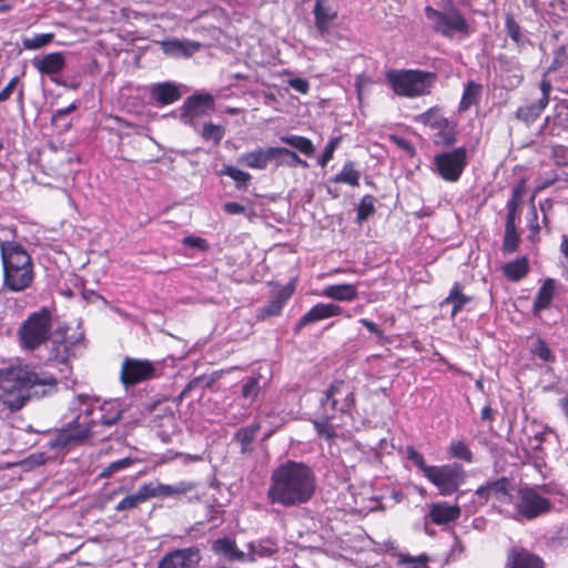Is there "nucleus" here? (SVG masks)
<instances>
[{
  "label": "nucleus",
  "mask_w": 568,
  "mask_h": 568,
  "mask_svg": "<svg viewBox=\"0 0 568 568\" xmlns=\"http://www.w3.org/2000/svg\"><path fill=\"white\" fill-rule=\"evenodd\" d=\"M294 293V285L292 283L280 287L272 298L264 305L260 312V317L277 316L281 314L285 303L291 298Z\"/></svg>",
  "instance_id": "21"
},
{
  "label": "nucleus",
  "mask_w": 568,
  "mask_h": 568,
  "mask_svg": "<svg viewBox=\"0 0 568 568\" xmlns=\"http://www.w3.org/2000/svg\"><path fill=\"white\" fill-rule=\"evenodd\" d=\"M356 407L355 388L352 384L335 379L320 399V409L313 425L320 437L333 440L344 416H352Z\"/></svg>",
  "instance_id": "3"
},
{
  "label": "nucleus",
  "mask_w": 568,
  "mask_h": 568,
  "mask_svg": "<svg viewBox=\"0 0 568 568\" xmlns=\"http://www.w3.org/2000/svg\"><path fill=\"white\" fill-rule=\"evenodd\" d=\"M375 197L373 195H365L362 197L358 206H357V216L356 220L358 223L367 220L375 212Z\"/></svg>",
  "instance_id": "48"
},
{
  "label": "nucleus",
  "mask_w": 568,
  "mask_h": 568,
  "mask_svg": "<svg viewBox=\"0 0 568 568\" xmlns=\"http://www.w3.org/2000/svg\"><path fill=\"white\" fill-rule=\"evenodd\" d=\"M343 312V307L334 303H317L307 313H305L296 323L294 327L295 333L310 324L316 323L322 320L338 316Z\"/></svg>",
  "instance_id": "14"
},
{
  "label": "nucleus",
  "mask_w": 568,
  "mask_h": 568,
  "mask_svg": "<svg viewBox=\"0 0 568 568\" xmlns=\"http://www.w3.org/2000/svg\"><path fill=\"white\" fill-rule=\"evenodd\" d=\"M471 301L470 296L465 295L462 292V286L459 283H455L450 288L448 296L440 303V306L452 304L450 316L455 317L466 304Z\"/></svg>",
  "instance_id": "32"
},
{
  "label": "nucleus",
  "mask_w": 568,
  "mask_h": 568,
  "mask_svg": "<svg viewBox=\"0 0 568 568\" xmlns=\"http://www.w3.org/2000/svg\"><path fill=\"white\" fill-rule=\"evenodd\" d=\"M425 14L432 22L434 31L444 37L453 38L456 33L465 36L469 33V24L467 20L455 7H450L445 11H439L427 6L425 8Z\"/></svg>",
  "instance_id": "6"
},
{
  "label": "nucleus",
  "mask_w": 568,
  "mask_h": 568,
  "mask_svg": "<svg viewBox=\"0 0 568 568\" xmlns=\"http://www.w3.org/2000/svg\"><path fill=\"white\" fill-rule=\"evenodd\" d=\"M4 284L13 292L27 288L33 278L32 266L30 267H3Z\"/></svg>",
  "instance_id": "19"
},
{
  "label": "nucleus",
  "mask_w": 568,
  "mask_h": 568,
  "mask_svg": "<svg viewBox=\"0 0 568 568\" xmlns=\"http://www.w3.org/2000/svg\"><path fill=\"white\" fill-rule=\"evenodd\" d=\"M505 31L507 36L516 43L517 49L521 52L528 44H531L526 32L517 23L511 13L505 14Z\"/></svg>",
  "instance_id": "27"
},
{
  "label": "nucleus",
  "mask_w": 568,
  "mask_h": 568,
  "mask_svg": "<svg viewBox=\"0 0 568 568\" xmlns=\"http://www.w3.org/2000/svg\"><path fill=\"white\" fill-rule=\"evenodd\" d=\"M133 463H134V459L131 457H125V458L115 460V462L109 464L106 467H104L102 469V471L100 473L99 477L109 478L112 475H114L115 473H119V471H122V470L129 468L130 466L133 465Z\"/></svg>",
  "instance_id": "51"
},
{
  "label": "nucleus",
  "mask_w": 568,
  "mask_h": 568,
  "mask_svg": "<svg viewBox=\"0 0 568 568\" xmlns=\"http://www.w3.org/2000/svg\"><path fill=\"white\" fill-rule=\"evenodd\" d=\"M78 420L79 418L73 424H69L77 445L84 443L92 436L91 426L80 424Z\"/></svg>",
  "instance_id": "53"
},
{
  "label": "nucleus",
  "mask_w": 568,
  "mask_h": 568,
  "mask_svg": "<svg viewBox=\"0 0 568 568\" xmlns=\"http://www.w3.org/2000/svg\"><path fill=\"white\" fill-rule=\"evenodd\" d=\"M467 165V150L464 146L442 152L434 156L433 171L444 181L457 182Z\"/></svg>",
  "instance_id": "7"
},
{
  "label": "nucleus",
  "mask_w": 568,
  "mask_h": 568,
  "mask_svg": "<svg viewBox=\"0 0 568 568\" xmlns=\"http://www.w3.org/2000/svg\"><path fill=\"white\" fill-rule=\"evenodd\" d=\"M136 491L140 495L142 503L150 498L162 497L161 483L159 481H150L143 484L138 488Z\"/></svg>",
  "instance_id": "54"
},
{
  "label": "nucleus",
  "mask_w": 568,
  "mask_h": 568,
  "mask_svg": "<svg viewBox=\"0 0 568 568\" xmlns=\"http://www.w3.org/2000/svg\"><path fill=\"white\" fill-rule=\"evenodd\" d=\"M341 142L339 136L332 138L326 144L322 155L318 158V164L324 168L334 156V152Z\"/></svg>",
  "instance_id": "59"
},
{
  "label": "nucleus",
  "mask_w": 568,
  "mask_h": 568,
  "mask_svg": "<svg viewBox=\"0 0 568 568\" xmlns=\"http://www.w3.org/2000/svg\"><path fill=\"white\" fill-rule=\"evenodd\" d=\"M276 160V146L256 148L239 158V163L250 169L265 170L270 162Z\"/></svg>",
  "instance_id": "18"
},
{
  "label": "nucleus",
  "mask_w": 568,
  "mask_h": 568,
  "mask_svg": "<svg viewBox=\"0 0 568 568\" xmlns=\"http://www.w3.org/2000/svg\"><path fill=\"white\" fill-rule=\"evenodd\" d=\"M556 293V281L554 278H546L539 287L532 303V311L535 314L548 308L554 300Z\"/></svg>",
  "instance_id": "25"
},
{
  "label": "nucleus",
  "mask_w": 568,
  "mask_h": 568,
  "mask_svg": "<svg viewBox=\"0 0 568 568\" xmlns=\"http://www.w3.org/2000/svg\"><path fill=\"white\" fill-rule=\"evenodd\" d=\"M427 470L429 473L427 479L438 487L442 495L455 493L466 478L464 467L457 463L433 466Z\"/></svg>",
  "instance_id": "8"
},
{
  "label": "nucleus",
  "mask_w": 568,
  "mask_h": 568,
  "mask_svg": "<svg viewBox=\"0 0 568 568\" xmlns=\"http://www.w3.org/2000/svg\"><path fill=\"white\" fill-rule=\"evenodd\" d=\"M250 551L247 560H255V557H270L274 555L278 547L277 544L272 539L258 540L248 544Z\"/></svg>",
  "instance_id": "34"
},
{
  "label": "nucleus",
  "mask_w": 568,
  "mask_h": 568,
  "mask_svg": "<svg viewBox=\"0 0 568 568\" xmlns=\"http://www.w3.org/2000/svg\"><path fill=\"white\" fill-rule=\"evenodd\" d=\"M361 173L356 170L355 163L353 161L345 162L343 169L339 173H337L332 181L334 183H344L351 186L359 185Z\"/></svg>",
  "instance_id": "35"
},
{
  "label": "nucleus",
  "mask_w": 568,
  "mask_h": 568,
  "mask_svg": "<svg viewBox=\"0 0 568 568\" xmlns=\"http://www.w3.org/2000/svg\"><path fill=\"white\" fill-rule=\"evenodd\" d=\"M447 118H444L440 114V109L438 106H433L425 111L424 113H420L415 116V121L418 123H422L424 125H428L432 129H436L442 125L443 121H445Z\"/></svg>",
  "instance_id": "40"
},
{
  "label": "nucleus",
  "mask_w": 568,
  "mask_h": 568,
  "mask_svg": "<svg viewBox=\"0 0 568 568\" xmlns=\"http://www.w3.org/2000/svg\"><path fill=\"white\" fill-rule=\"evenodd\" d=\"M156 365L148 359L125 357L120 371V381L125 389L156 376Z\"/></svg>",
  "instance_id": "10"
},
{
  "label": "nucleus",
  "mask_w": 568,
  "mask_h": 568,
  "mask_svg": "<svg viewBox=\"0 0 568 568\" xmlns=\"http://www.w3.org/2000/svg\"><path fill=\"white\" fill-rule=\"evenodd\" d=\"M1 257L3 267H30L32 266L30 255L14 242L1 244Z\"/></svg>",
  "instance_id": "16"
},
{
  "label": "nucleus",
  "mask_w": 568,
  "mask_h": 568,
  "mask_svg": "<svg viewBox=\"0 0 568 568\" xmlns=\"http://www.w3.org/2000/svg\"><path fill=\"white\" fill-rule=\"evenodd\" d=\"M210 385V382H205L204 376H199L193 379H191L186 386L183 388V390L180 393L179 396L174 398V402L180 403L183 398L187 397L190 393L196 388H201V390H204L205 387ZM203 392H201L202 394Z\"/></svg>",
  "instance_id": "55"
},
{
  "label": "nucleus",
  "mask_w": 568,
  "mask_h": 568,
  "mask_svg": "<svg viewBox=\"0 0 568 568\" xmlns=\"http://www.w3.org/2000/svg\"><path fill=\"white\" fill-rule=\"evenodd\" d=\"M201 44L189 40L172 39L162 42V50L171 57H190L199 51Z\"/></svg>",
  "instance_id": "24"
},
{
  "label": "nucleus",
  "mask_w": 568,
  "mask_h": 568,
  "mask_svg": "<svg viewBox=\"0 0 568 568\" xmlns=\"http://www.w3.org/2000/svg\"><path fill=\"white\" fill-rule=\"evenodd\" d=\"M315 485V475L310 466L287 460L272 471L267 499L283 507H296L312 499Z\"/></svg>",
  "instance_id": "2"
},
{
  "label": "nucleus",
  "mask_w": 568,
  "mask_h": 568,
  "mask_svg": "<svg viewBox=\"0 0 568 568\" xmlns=\"http://www.w3.org/2000/svg\"><path fill=\"white\" fill-rule=\"evenodd\" d=\"M483 87L475 81H468L464 87V92L458 105V112H466L471 105H476L480 101Z\"/></svg>",
  "instance_id": "30"
},
{
  "label": "nucleus",
  "mask_w": 568,
  "mask_h": 568,
  "mask_svg": "<svg viewBox=\"0 0 568 568\" xmlns=\"http://www.w3.org/2000/svg\"><path fill=\"white\" fill-rule=\"evenodd\" d=\"M281 140L306 156H312L315 152L312 141L305 136L292 134L282 136Z\"/></svg>",
  "instance_id": "39"
},
{
  "label": "nucleus",
  "mask_w": 568,
  "mask_h": 568,
  "mask_svg": "<svg viewBox=\"0 0 568 568\" xmlns=\"http://www.w3.org/2000/svg\"><path fill=\"white\" fill-rule=\"evenodd\" d=\"M199 561L197 548H184L168 554L158 568H197Z\"/></svg>",
  "instance_id": "13"
},
{
  "label": "nucleus",
  "mask_w": 568,
  "mask_h": 568,
  "mask_svg": "<svg viewBox=\"0 0 568 568\" xmlns=\"http://www.w3.org/2000/svg\"><path fill=\"white\" fill-rule=\"evenodd\" d=\"M322 295L339 302H352L357 298V287L353 284H336L324 287Z\"/></svg>",
  "instance_id": "26"
},
{
  "label": "nucleus",
  "mask_w": 568,
  "mask_h": 568,
  "mask_svg": "<svg viewBox=\"0 0 568 568\" xmlns=\"http://www.w3.org/2000/svg\"><path fill=\"white\" fill-rule=\"evenodd\" d=\"M449 455L454 458L471 463L474 455L467 444L463 440H452L448 447Z\"/></svg>",
  "instance_id": "45"
},
{
  "label": "nucleus",
  "mask_w": 568,
  "mask_h": 568,
  "mask_svg": "<svg viewBox=\"0 0 568 568\" xmlns=\"http://www.w3.org/2000/svg\"><path fill=\"white\" fill-rule=\"evenodd\" d=\"M52 329L51 313L48 308L30 314L18 329L23 349L36 351L50 341Z\"/></svg>",
  "instance_id": "5"
},
{
  "label": "nucleus",
  "mask_w": 568,
  "mask_h": 568,
  "mask_svg": "<svg viewBox=\"0 0 568 568\" xmlns=\"http://www.w3.org/2000/svg\"><path fill=\"white\" fill-rule=\"evenodd\" d=\"M313 14L320 37L329 41L331 26L337 18V11L331 6L328 0H315Z\"/></svg>",
  "instance_id": "12"
},
{
  "label": "nucleus",
  "mask_w": 568,
  "mask_h": 568,
  "mask_svg": "<svg viewBox=\"0 0 568 568\" xmlns=\"http://www.w3.org/2000/svg\"><path fill=\"white\" fill-rule=\"evenodd\" d=\"M145 410L150 414L156 413L154 417L162 416L166 422L173 425L174 415L170 407L163 405L161 402H154L145 407Z\"/></svg>",
  "instance_id": "57"
},
{
  "label": "nucleus",
  "mask_w": 568,
  "mask_h": 568,
  "mask_svg": "<svg viewBox=\"0 0 568 568\" xmlns=\"http://www.w3.org/2000/svg\"><path fill=\"white\" fill-rule=\"evenodd\" d=\"M195 487V483L184 480L174 485L161 484L162 497L185 495L192 491Z\"/></svg>",
  "instance_id": "44"
},
{
  "label": "nucleus",
  "mask_w": 568,
  "mask_h": 568,
  "mask_svg": "<svg viewBox=\"0 0 568 568\" xmlns=\"http://www.w3.org/2000/svg\"><path fill=\"white\" fill-rule=\"evenodd\" d=\"M479 498L488 500L494 498L500 503H508L510 500V481L507 477L488 481L486 485L478 487L475 491Z\"/></svg>",
  "instance_id": "15"
},
{
  "label": "nucleus",
  "mask_w": 568,
  "mask_h": 568,
  "mask_svg": "<svg viewBox=\"0 0 568 568\" xmlns=\"http://www.w3.org/2000/svg\"><path fill=\"white\" fill-rule=\"evenodd\" d=\"M212 549L215 554L223 556L230 561H246L248 555L240 550L234 539L230 537L219 538L213 542Z\"/></svg>",
  "instance_id": "23"
},
{
  "label": "nucleus",
  "mask_w": 568,
  "mask_h": 568,
  "mask_svg": "<svg viewBox=\"0 0 568 568\" xmlns=\"http://www.w3.org/2000/svg\"><path fill=\"white\" fill-rule=\"evenodd\" d=\"M183 244L186 245V246H190V247H195V248H199L201 251H204L207 248V243L204 239L202 237H196V236H186L183 239Z\"/></svg>",
  "instance_id": "64"
},
{
  "label": "nucleus",
  "mask_w": 568,
  "mask_h": 568,
  "mask_svg": "<svg viewBox=\"0 0 568 568\" xmlns=\"http://www.w3.org/2000/svg\"><path fill=\"white\" fill-rule=\"evenodd\" d=\"M261 428L260 423L251 424L246 427L239 428L234 434V440L241 445V453L248 454L252 452L251 444L253 443L257 432Z\"/></svg>",
  "instance_id": "33"
},
{
  "label": "nucleus",
  "mask_w": 568,
  "mask_h": 568,
  "mask_svg": "<svg viewBox=\"0 0 568 568\" xmlns=\"http://www.w3.org/2000/svg\"><path fill=\"white\" fill-rule=\"evenodd\" d=\"M505 568H544L542 560L526 549L513 548L507 555Z\"/></svg>",
  "instance_id": "20"
},
{
  "label": "nucleus",
  "mask_w": 568,
  "mask_h": 568,
  "mask_svg": "<svg viewBox=\"0 0 568 568\" xmlns=\"http://www.w3.org/2000/svg\"><path fill=\"white\" fill-rule=\"evenodd\" d=\"M406 454H407V458L414 463V465L420 469L424 474V476L427 478L428 477V470L427 469H430L433 468V466H428L426 465L425 460H424V457L422 454H419L413 446H408L407 449H406Z\"/></svg>",
  "instance_id": "58"
},
{
  "label": "nucleus",
  "mask_w": 568,
  "mask_h": 568,
  "mask_svg": "<svg viewBox=\"0 0 568 568\" xmlns=\"http://www.w3.org/2000/svg\"><path fill=\"white\" fill-rule=\"evenodd\" d=\"M428 561L429 557L426 554H420L419 556L400 554L398 556V565L405 566L406 568H423Z\"/></svg>",
  "instance_id": "50"
},
{
  "label": "nucleus",
  "mask_w": 568,
  "mask_h": 568,
  "mask_svg": "<svg viewBox=\"0 0 568 568\" xmlns=\"http://www.w3.org/2000/svg\"><path fill=\"white\" fill-rule=\"evenodd\" d=\"M215 109L214 98L210 93H197L185 99L180 108V120L196 130L199 120L210 115Z\"/></svg>",
  "instance_id": "9"
},
{
  "label": "nucleus",
  "mask_w": 568,
  "mask_h": 568,
  "mask_svg": "<svg viewBox=\"0 0 568 568\" xmlns=\"http://www.w3.org/2000/svg\"><path fill=\"white\" fill-rule=\"evenodd\" d=\"M532 353L538 356L544 362H554L555 357L548 347V345L542 339H537L532 344Z\"/></svg>",
  "instance_id": "61"
},
{
  "label": "nucleus",
  "mask_w": 568,
  "mask_h": 568,
  "mask_svg": "<svg viewBox=\"0 0 568 568\" xmlns=\"http://www.w3.org/2000/svg\"><path fill=\"white\" fill-rule=\"evenodd\" d=\"M57 378L43 371L27 365L0 368V402L10 410L21 409L32 397L47 396L55 392Z\"/></svg>",
  "instance_id": "1"
},
{
  "label": "nucleus",
  "mask_w": 568,
  "mask_h": 568,
  "mask_svg": "<svg viewBox=\"0 0 568 568\" xmlns=\"http://www.w3.org/2000/svg\"><path fill=\"white\" fill-rule=\"evenodd\" d=\"M77 443L71 434L70 426L62 428L55 436L49 442L51 449H62L67 447L75 446Z\"/></svg>",
  "instance_id": "43"
},
{
  "label": "nucleus",
  "mask_w": 568,
  "mask_h": 568,
  "mask_svg": "<svg viewBox=\"0 0 568 568\" xmlns=\"http://www.w3.org/2000/svg\"><path fill=\"white\" fill-rule=\"evenodd\" d=\"M503 274L511 282H519L529 273V263L526 256H519L503 265Z\"/></svg>",
  "instance_id": "28"
},
{
  "label": "nucleus",
  "mask_w": 568,
  "mask_h": 568,
  "mask_svg": "<svg viewBox=\"0 0 568 568\" xmlns=\"http://www.w3.org/2000/svg\"><path fill=\"white\" fill-rule=\"evenodd\" d=\"M70 356V348L64 339H51L50 359L65 363Z\"/></svg>",
  "instance_id": "46"
},
{
  "label": "nucleus",
  "mask_w": 568,
  "mask_h": 568,
  "mask_svg": "<svg viewBox=\"0 0 568 568\" xmlns=\"http://www.w3.org/2000/svg\"><path fill=\"white\" fill-rule=\"evenodd\" d=\"M77 443L71 434L70 426L62 428L55 436L49 442L51 449H62L67 447L75 446Z\"/></svg>",
  "instance_id": "42"
},
{
  "label": "nucleus",
  "mask_w": 568,
  "mask_h": 568,
  "mask_svg": "<svg viewBox=\"0 0 568 568\" xmlns=\"http://www.w3.org/2000/svg\"><path fill=\"white\" fill-rule=\"evenodd\" d=\"M140 504H142V499L138 491L134 494H131L123 499H121L118 505L115 506L116 511H125V510H132L136 508Z\"/></svg>",
  "instance_id": "60"
},
{
  "label": "nucleus",
  "mask_w": 568,
  "mask_h": 568,
  "mask_svg": "<svg viewBox=\"0 0 568 568\" xmlns=\"http://www.w3.org/2000/svg\"><path fill=\"white\" fill-rule=\"evenodd\" d=\"M220 174L230 176L235 182L237 189L245 187L252 179L250 173L236 169L233 165H224Z\"/></svg>",
  "instance_id": "41"
},
{
  "label": "nucleus",
  "mask_w": 568,
  "mask_h": 568,
  "mask_svg": "<svg viewBox=\"0 0 568 568\" xmlns=\"http://www.w3.org/2000/svg\"><path fill=\"white\" fill-rule=\"evenodd\" d=\"M32 63L41 74L52 75L63 70L65 59L61 52H52L42 58H36Z\"/></svg>",
  "instance_id": "22"
},
{
  "label": "nucleus",
  "mask_w": 568,
  "mask_h": 568,
  "mask_svg": "<svg viewBox=\"0 0 568 568\" xmlns=\"http://www.w3.org/2000/svg\"><path fill=\"white\" fill-rule=\"evenodd\" d=\"M275 164L276 166L287 165L291 168H308V163L305 160H302L295 152L282 146H276Z\"/></svg>",
  "instance_id": "36"
},
{
  "label": "nucleus",
  "mask_w": 568,
  "mask_h": 568,
  "mask_svg": "<svg viewBox=\"0 0 568 568\" xmlns=\"http://www.w3.org/2000/svg\"><path fill=\"white\" fill-rule=\"evenodd\" d=\"M288 85L293 90H295L302 94H306L310 90L308 81L305 79H302V78H293V79L288 80Z\"/></svg>",
  "instance_id": "63"
},
{
  "label": "nucleus",
  "mask_w": 568,
  "mask_h": 568,
  "mask_svg": "<svg viewBox=\"0 0 568 568\" xmlns=\"http://www.w3.org/2000/svg\"><path fill=\"white\" fill-rule=\"evenodd\" d=\"M435 80V73L422 70H393L387 73V81L394 92L407 98L428 94Z\"/></svg>",
  "instance_id": "4"
},
{
  "label": "nucleus",
  "mask_w": 568,
  "mask_h": 568,
  "mask_svg": "<svg viewBox=\"0 0 568 568\" xmlns=\"http://www.w3.org/2000/svg\"><path fill=\"white\" fill-rule=\"evenodd\" d=\"M101 416L99 422L104 426L114 425L122 417L123 409L118 399L105 400L100 407Z\"/></svg>",
  "instance_id": "31"
},
{
  "label": "nucleus",
  "mask_w": 568,
  "mask_h": 568,
  "mask_svg": "<svg viewBox=\"0 0 568 568\" xmlns=\"http://www.w3.org/2000/svg\"><path fill=\"white\" fill-rule=\"evenodd\" d=\"M551 508V501L541 496L534 488H523L518 493V500L516 503L517 513L524 518L531 520L544 514H547Z\"/></svg>",
  "instance_id": "11"
},
{
  "label": "nucleus",
  "mask_w": 568,
  "mask_h": 568,
  "mask_svg": "<svg viewBox=\"0 0 568 568\" xmlns=\"http://www.w3.org/2000/svg\"><path fill=\"white\" fill-rule=\"evenodd\" d=\"M520 243V237L516 229H505V236L503 242V251L505 253H514L517 251Z\"/></svg>",
  "instance_id": "56"
},
{
  "label": "nucleus",
  "mask_w": 568,
  "mask_h": 568,
  "mask_svg": "<svg viewBox=\"0 0 568 568\" xmlns=\"http://www.w3.org/2000/svg\"><path fill=\"white\" fill-rule=\"evenodd\" d=\"M437 132L434 135L433 142L440 146H450L457 141V124L454 121L446 119L442 125L436 128Z\"/></svg>",
  "instance_id": "29"
},
{
  "label": "nucleus",
  "mask_w": 568,
  "mask_h": 568,
  "mask_svg": "<svg viewBox=\"0 0 568 568\" xmlns=\"http://www.w3.org/2000/svg\"><path fill=\"white\" fill-rule=\"evenodd\" d=\"M200 134L205 141H213L214 144H219L224 138L225 129L222 125L206 122L204 123Z\"/></svg>",
  "instance_id": "47"
},
{
  "label": "nucleus",
  "mask_w": 568,
  "mask_h": 568,
  "mask_svg": "<svg viewBox=\"0 0 568 568\" xmlns=\"http://www.w3.org/2000/svg\"><path fill=\"white\" fill-rule=\"evenodd\" d=\"M260 378L261 376H251L245 379L242 386V396L251 402L255 400L260 394Z\"/></svg>",
  "instance_id": "52"
},
{
  "label": "nucleus",
  "mask_w": 568,
  "mask_h": 568,
  "mask_svg": "<svg viewBox=\"0 0 568 568\" xmlns=\"http://www.w3.org/2000/svg\"><path fill=\"white\" fill-rule=\"evenodd\" d=\"M53 38V33H39L31 38H23L22 44L24 49L37 50L52 42Z\"/></svg>",
  "instance_id": "49"
},
{
  "label": "nucleus",
  "mask_w": 568,
  "mask_h": 568,
  "mask_svg": "<svg viewBox=\"0 0 568 568\" xmlns=\"http://www.w3.org/2000/svg\"><path fill=\"white\" fill-rule=\"evenodd\" d=\"M149 94L159 105H169L182 98L180 85L170 81L152 84L149 89Z\"/></svg>",
  "instance_id": "17"
},
{
  "label": "nucleus",
  "mask_w": 568,
  "mask_h": 568,
  "mask_svg": "<svg viewBox=\"0 0 568 568\" xmlns=\"http://www.w3.org/2000/svg\"><path fill=\"white\" fill-rule=\"evenodd\" d=\"M545 108L546 105L539 101L532 102L530 104L518 108L516 111V118L526 124H530L539 118Z\"/></svg>",
  "instance_id": "37"
},
{
  "label": "nucleus",
  "mask_w": 568,
  "mask_h": 568,
  "mask_svg": "<svg viewBox=\"0 0 568 568\" xmlns=\"http://www.w3.org/2000/svg\"><path fill=\"white\" fill-rule=\"evenodd\" d=\"M458 507L436 505L430 510L432 520L435 524H446L459 517Z\"/></svg>",
  "instance_id": "38"
},
{
  "label": "nucleus",
  "mask_w": 568,
  "mask_h": 568,
  "mask_svg": "<svg viewBox=\"0 0 568 568\" xmlns=\"http://www.w3.org/2000/svg\"><path fill=\"white\" fill-rule=\"evenodd\" d=\"M523 194H524V183L520 182L519 184H517L516 186L513 187L511 196L508 200L506 207H511V210L517 209L518 204L523 197Z\"/></svg>",
  "instance_id": "62"
}]
</instances>
